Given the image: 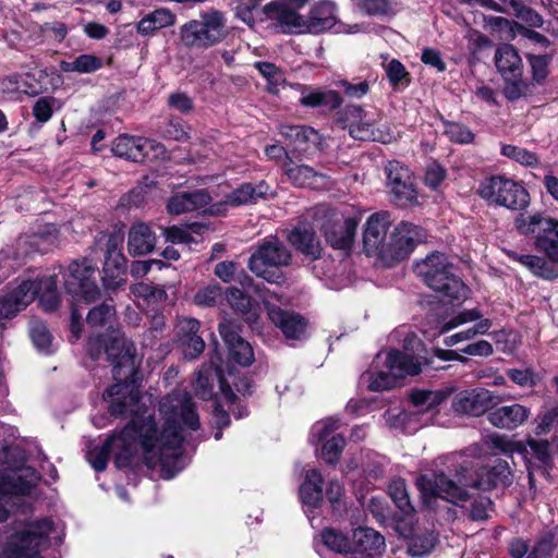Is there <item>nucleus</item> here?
Returning a JSON list of instances; mask_svg holds the SVG:
<instances>
[{
  "label": "nucleus",
  "mask_w": 558,
  "mask_h": 558,
  "mask_svg": "<svg viewBox=\"0 0 558 558\" xmlns=\"http://www.w3.org/2000/svg\"><path fill=\"white\" fill-rule=\"evenodd\" d=\"M159 411L165 420L161 429L157 428L151 415L130 414L131 422L119 434L111 436L101 447L87 451L86 458L92 466L104 471L110 452L119 469L128 466L138 453L149 468L170 465L181 456L183 426L197 429L199 422L192 398L185 390L177 389L163 397Z\"/></svg>",
  "instance_id": "nucleus-1"
},
{
  "label": "nucleus",
  "mask_w": 558,
  "mask_h": 558,
  "mask_svg": "<svg viewBox=\"0 0 558 558\" xmlns=\"http://www.w3.org/2000/svg\"><path fill=\"white\" fill-rule=\"evenodd\" d=\"M102 349L108 361L112 364V374L119 383L110 386L106 391L109 399V412L113 416L142 413L141 392L138 388L129 383L136 371L135 349L124 335L113 330L110 335L89 337L87 353L93 360H97Z\"/></svg>",
  "instance_id": "nucleus-2"
},
{
  "label": "nucleus",
  "mask_w": 558,
  "mask_h": 558,
  "mask_svg": "<svg viewBox=\"0 0 558 558\" xmlns=\"http://www.w3.org/2000/svg\"><path fill=\"white\" fill-rule=\"evenodd\" d=\"M513 476L507 461L497 460L490 469L483 470L476 478L459 474V484L449 480L445 474H435L433 477L422 475L416 480V486L425 502L439 497L451 504L465 501L469 494L465 487L488 490L497 486H509Z\"/></svg>",
  "instance_id": "nucleus-3"
},
{
  "label": "nucleus",
  "mask_w": 558,
  "mask_h": 558,
  "mask_svg": "<svg viewBox=\"0 0 558 558\" xmlns=\"http://www.w3.org/2000/svg\"><path fill=\"white\" fill-rule=\"evenodd\" d=\"M415 272L442 301L460 302L468 296V288L454 274L452 263L442 253H432L416 263Z\"/></svg>",
  "instance_id": "nucleus-4"
},
{
  "label": "nucleus",
  "mask_w": 558,
  "mask_h": 558,
  "mask_svg": "<svg viewBox=\"0 0 558 558\" xmlns=\"http://www.w3.org/2000/svg\"><path fill=\"white\" fill-rule=\"evenodd\" d=\"M291 259V252L284 242L270 235L258 243L251 255L248 267L267 282L280 284L284 281V276L279 268L288 266Z\"/></svg>",
  "instance_id": "nucleus-5"
},
{
  "label": "nucleus",
  "mask_w": 558,
  "mask_h": 558,
  "mask_svg": "<svg viewBox=\"0 0 558 558\" xmlns=\"http://www.w3.org/2000/svg\"><path fill=\"white\" fill-rule=\"evenodd\" d=\"M381 361L386 371L369 372L363 376L367 388L372 391L388 390L398 379L417 375L421 372V362L416 356L398 350L379 353L376 363L379 364Z\"/></svg>",
  "instance_id": "nucleus-6"
},
{
  "label": "nucleus",
  "mask_w": 558,
  "mask_h": 558,
  "mask_svg": "<svg viewBox=\"0 0 558 558\" xmlns=\"http://www.w3.org/2000/svg\"><path fill=\"white\" fill-rule=\"evenodd\" d=\"M52 526L49 519L27 523L8 538L4 558H43L41 551L48 547Z\"/></svg>",
  "instance_id": "nucleus-7"
},
{
  "label": "nucleus",
  "mask_w": 558,
  "mask_h": 558,
  "mask_svg": "<svg viewBox=\"0 0 558 558\" xmlns=\"http://www.w3.org/2000/svg\"><path fill=\"white\" fill-rule=\"evenodd\" d=\"M98 267L88 258L72 260L64 275V288L76 302H95L100 298Z\"/></svg>",
  "instance_id": "nucleus-8"
},
{
  "label": "nucleus",
  "mask_w": 558,
  "mask_h": 558,
  "mask_svg": "<svg viewBox=\"0 0 558 558\" xmlns=\"http://www.w3.org/2000/svg\"><path fill=\"white\" fill-rule=\"evenodd\" d=\"M225 21L217 11L206 12L198 20H192L180 28L182 43L186 47L206 49L225 37Z\"/></svg>",
  "instance_id": "nucleus-9"
},
{
  "label": "nucleus",
  "mask_w": 558,
  "mask_h": 558,
  "mask_svg": "<svg viewBox=\"0 0 558 558\" xmlns=\"http://www.w3.org/2000/svg\"><path fill=\"white\" fill-rule=\"evenodd\" d=\"M482 198L512 210L529 205V193L517 182L502 177H493L483 181L478 189Z\"/></svg>",
  "instance_id": "nucleus-10"
},
{
  "label": "nucleus",
  "mask_w": 558,
  "mask_h": 558,
  "mask_svg": "<svg viewBox=\"0 0 558 558\" xmlns=\"http://www.w3.org/2000/svg\"><path fill=\"white\" fill-rule=\"evenodd\" d=\"M320 230L326 241L336 250L349 251L354 242L359 219L350 213L324 210Z\"/></svg>",
  "instance_id": "nucleus-11"
},
{
  "label": "nucleus",
  "mask_w": 558,
  "mask_h": 558,
  "mask_svg": "<svg viewBox=\"0 0 558 558\" xmlns=\"http://www.w3.org/2000/svg\"><path fill=\"white\" fill-rule=\"evenodd\" d=\"M391 225L388 211L375 213L368 217L363 231L364 251L368 256L380 259L388 266L389 242L387 232Z\"/></svg>",
  "instance_id": "nucleus-12"
},
{
  "label": "nucleus",
  "mask_w": 558,
  "mask_h": 558,
  "mask_svg": "<svg viewBox=\"0 0 558 558\" xmlns=\"http://www.w3.org/2000/svg\"><path fill=\"white\" fill-rule=\"evenodd\" d=\"M38 284L31 279L16 280L0 291V319H10L36 298Z\"/></svg>",
  "instance_id": "nucleus-13"
},
{
  "label": "nucleus",
  "mask_w": 558,
  "mask_h": 558,
  "mask_svg": "<svg viewBox=\"0 0 558 558\" xmlns=\"http://www.w3.org/2000/svg\"><path fill=\"white\" fill-rule=\"evenodd\" d=\"M345 128L350 135L360 141L389 142L390 134L376 126L381 120L380 113L365 112L359 106L348 107L345 110Z\"/></svg>",
  "instance_id": "nucleus-14"
},
{
  "label": "nucleus",
  "mask_w": 558,
  "mask_h": 558,
  "mask_svg": "<svg viewBox=\"0 0 558 558\" xmlns=\"http://www.w3.org/2000/svg\"><path fill=\"white\" fill-rule=\"evenodd\" d=\"M385 170L392 202L401 207L415 204L417 192L410 170L398 161H389Z\"/></svg>",
  "instance_id": "nucleus-15"
},
{
  "label": "nucleus",
  "mask_w": 558,
  "mask_h": 558,
  "mask_svg": "<svg viewBox=\"0 0 558 558\" xmlns=\"http://www.w3.org/2000/svg\"><path fill=\"white\" fill-rule=\"evenodd\" d=\"M426 238L425 231L411 222L402 221L393 230L389 240L388 266L409 256L414 247Z\"/></svg>",
  "instance_id": "nucleus-16"
},
{
  "label": "nucleus",
  "mask_w": 558,
  "mask_h": 558,
  "mask_svg": "<svg viewBox=\"0 0 558 558\" xmlns=\"http://www.w3.org/2000/svg\"><path fill=\"white\" fill-rule=\"evenodd\" d=\"M112 151L120 158L140 162L150 158L149 151L154 153L151 157H159L166 153V149L163 145L155 141L123 134L114 140Z\"/></svg>",
  "instance_id": "nucleus-17"
},
{
  "label": "nucleus",
  "mask_w": 558,
  "mask_h": 558,
  "mask_svg": "<svg viewBox=\"0 0 558 558\" xmlns=\"http://www.w3.org/2000/svg\"><path fill=\"white\" fill-rule=\"evenodd\" d=\"M499 400L493 391L476 387L457 392L452 399L451 405L454 412L469 416H481L486 413Z\"/></svg>",
  "instance_id": "nucleus-18"
},
{
  "label": "nucleus",
  "mask_w": 558,
  "mask_h": 558,
  "mask_svg": "<svg viewBox=\"0 0 558 558\" xmlns=\"http://www.w3.org/2000/svg\"><path fill=\"white\" fill-rule=\"evenodd\" d=\"M339 427V421L332 417L315 423L311 430V437L323 444L322 458L330 464L339 460L344 448L345 440L340 434L332 435Z\"/></svg>",
  "instance_id": "nucleus-19"
},
{
  "label": "nucleus",
  "mask_w": 558,
  "mask_h": 558,
  "mask_svg": "<svg viewBox=\"0 0 558 558\" xmlns=\"http://www.w3.org/2000/svg\"><path fill=\"white\" fill-rule=\"evenodd\" d=\"M266 19L275 22V26L286 34H304V16L290 9L279 0L265 4L262 9Z\"/></svg>",
  "instance_id": "nucleus-20"
},
{
  "label": "nucleus",
  "mask_w": 558,
  "mask_h": 558,
  "mask_svg": "<svg viewBox=\"0 0 558 558\" xmlns=\"http://www.w3.org/2000/svg\"><path fill=\"white\" fill-rule=\"evenodd\" d=\"M531 415L529 407L514 402L493 409L487 414V421L496 428L512 432L523 426Z\"/></svg>",
  "instance_id": "nucleus-21"
},
{
  "label": "nucleus",
  "mask_w": 558,
  "mask_h": 558,
  "mask_svg": "<svg viewBox=\"0 0 558 558\" xmlns=\"http://www.w3.org/2000/svg\"><path fill=\"white\" fill-rule=\"evenodd\" d=\"M338 23L337 5L330 0L315 2L304 16V34H322Z\"/></svg>",
  "instance_id": "nucleus-22"
},
{
  "label": "nucleus",
  "mask_w": 558,
  "mask_h": 558,
  "mask_svg": "<svg viewBox=\"0 0 558 558\" xmlns=\"http://www.w3.org/2000/svg\"><path fill=\"white\" fill-rule=\"evenodd\" d=\"M219 332L228 347L231 360L242 366H248L253 363V349L239 335V326L234 322L228 319L221 322Z\"/></svg>",
  "instance_id": "nucleus-23"
},
{
  "label": "nucleus",
  "mask_w": 558,
  "mask_h": 558,
  "mask_svg": "<svg viewBox=\"0 0 558 558\" xmlns=\"http://www.w3.org/2000/svg\"><path fill=\"white\" fill-rule=\"evenodd\" d=\"M385 549L384 537L373 529L360 527L353 532L348 558H376Z\"/></svg>",
  "instance_id": "nucleus-24"
},
{
  "label": "nucleus",
  "mask_w": 558,
  "mask_h": 558,
  "mask_svg": "<svg viewBox=\"0 0 558 558\" xmlns=\"http://www.w3.org/2000/svg\"><path fill=\"white\" fill-rule=\"evenodd\" d=\"M126 269V259L122 252L118 248V244L113 240H109L106 250V259L104 264V284L108 290H116L124 282Z\"/></svg>",
  "instance_id": "nucleus-25"
},
{
  "label": "nucleus",
  "mask_w": 558,
  "mask_h": 558,
  "mask_svg": "<svg viewBox=\"0 0 558 558\" xmlns=\"http://www.w3.org/2000/svg\"><path fill=\"white\" fill-rule=\"evenodd\" d=\"M39 481L38 473L32 468H22L0 475V493L26 495Z\"/></svg>",
  "instance_id": "nucleus-26"
},
{
  "label": "nucleus",
  "mask_w": 558,
  "mask_h": 558,
  "mask_svg": "<svg viewBox=\"0 0 558 558\" xmlns=\"http://www.w3.org/2000/svg\"><path fill=\"white\" fill-rule=\"evenodd\" d=\"M175 328L185 357L191 360L197 357L205 349L204 340L197 335L199 322L195 318L183 317L178 320Z\"/></svg>",
  "instance_id": "nucleus-27"
},
{
  "label": "nucleus",
  "mask_w": 558,
  "mask_h": 558,
  "mask_svg": "<svg viewBox=\"0 0 558 558\" xmlns=\"http://www.w3.org/2000/svg\"><path fill=\"white\" fill-rule=\"evenodd\" d=\"M269 319L279 327L286 338L301 339L306 331V323L299 314L283 311L265 302Z\"/></svg>",
  "instance_id": "nucleus-28"
},
{
  "label": "nucleus",
  "mask_w": 558,
  "mask_h": 558,
  "mask_svg": "<svg viewBox=\"0 0 558 558\" xmlns=\"http://www.w3.org/2000/svg\"><path fill=\"white\" fill-rule=\"evenodd\" d=\"M210 201L211 197L206 190L179 192L169 197L167 211L170 215H182L194 210H202Z\"/></svg>",
  "instance_id": "nucleus-29"
},
{
  "label": "nucleus",
  "mask_w": 558,
  "mask_h": 558,
  "mask_svg": "<svg viewBox=\"0 0 558 558\" xmlns=\"http://www.w3.org/2000/svg\"><path fill=\"white\" fill-rule=\"evenodd\" d=\"M157 238L150 226L145 222H135L128 233V251L133 256L149 254L156 246Z\"/></svg>",
  "instance_id": "nucleus-30"
},
{
  "label": "nucleus",
  "mask_w": 558,
  "mask_h": 558,
  "mask_svg": "<svg viewBox=\"0 0 558 558\" xmlns=\"http://www.w3.org/2000/svg\"><path fill=\"white\" fill-rule=\"evenodd\" d=\"M289 242L300 252L316 259L322 247L313 227L307 223L298 225L288 235Z\"/></svg>",
  "instance_id": "nucleus-31"
},
{
  "label": "nucleus",
  "mask_w": 558,
  "mask_h": 558,
  "mask_svg": "<svg viewBox=\"0 0 558 558\" xmlns=\"http://www.w3.org/2000/svg\"><path fill=\"white\" fill-rule=\"evenodd\" d=\"M284 173L296 186L319 189L325 186L327 182V177L325 174L315 171L308 166L295 165L290 159L289 162L284 165Z\"/></svg>",
  "instance_id": "nucleus-32"
},
{
  "label": "nucleus",
  "mask_w": 558,
  "mask_h": 558,
  "mask_svg": "<svg viewBox=\"0 0 558 558\" xmlns=\"http://www.w3.org/2000/svg\"><path fill=\"white\" fill-rule=\"evenodd\" d=\"M269 193L270 187L265 181L256 184L243 183L227 195L225 203L231 206L246 205L265 198Z\"/></svg>",
  "instance_id": "nucleus-33"
},
{
  "label": "nucleus",
  "mask_w": 558,
  "mask_h": 558,
  "mask_svg": "<svg viewBox=\"0 0 558 558\" xmlns=\"http://www.w3.org/2000/svg\"><path fill=\"white\" fill-rule=\"evenodd\" d=\"M495 63L505 80L522 75V60L510 45L500 46L495 53Z\"/></svg>",
  "instance_id": "nucleus-34"
},
{
  "label": "nucleus",
  "mask_w": 558,
  "mask_h": 558,
  "mask_svg": "<svg viewBox=\"0 0 558 558\" xmlns=\"http://www.w3.org/2000/svg\"><path fill=\"white\" fill-rule=\"evenodd\" d=\"M323 476L318 470L306 472L305 480L300 486L299 495L304 507L317 508L323 501Z\"/></svg>",
  "instance_id": "nucleus-35"
},
{
  "label": "nucleus",
  "mask_w": 558,
  "mask_h": 558,
  "mask_svg": "<svg viewBox=\"0 0 558 558\" xmlns=\"http://www.w3.org/2000/svg\"><path fill=\"white\" fill-rule=\"evenodd\" d=\"M226 299L229 305L240 313L251 326H256L259 317L258 305L250 296L236 288H230L226 292Z\"/></svg>",
  "instance_id": "nucleus-36"
},
{
  "label": "nucleus",
  "mask_w": 558,
  "mask_h": 558,
  "mask_svg": "<svg viewBox=\"0 0 558 558\" xmlns=\"http://www.w3.org/2000/svg\"><path fill=\"white\" fill-rule=\"evenodd\" d=\"M300 102L305 107H327L329 109H336L342 104V99L339 94L330 89H312L310 87H303Z\"/></svg>",
  "instance_id": "nucleus-37"
},
{
  "label": "nucleus",
  "mask_w": 558,
  "mask_h": 558,
  "mask_svg": "<svg viewBox=\"0 0 558 558\" xmlns=\"http://www.w3.org/2000/svg\"><path fill=\"white\" fill-rule=\"evenodd\" d=\"M175 16L167 9H158L141 19L136 25L138 34L153 35L156 31L174 24Z\"/></svg>",
  "instance_id": "nucleus-38"
},
{
  "label": "nucleus",
  "mask_w": 558,
  "mask_h": 558,
  "mask_svg": "<svg viewBox=\"0 0 558 558\" xmlns=\"http://www.w3.org/2000/svg\"><path fill=\"white\" fill-rule=\"evenodd\" d=\"M280 133L290 138L299 150L308 149L310 144L316 145L319 140L318 133L314 129L304 125H282Z\"/></svg>",
  "instance_id": "nucleus-39"
},
{
  "label": "nucleus",
  "mask_w": 558,
  "mask_h": 558,
  "mask_svg": "<svg viewBox=\"0 0 558 558\" xmlns=\"http://www.w3.org/2000/svg\"><path fill=\"white\" fill-rule=\"evenodd\" d=\"M38 284L39 303L47 312H52L60 304V296L57 290V276H45L38 280H34Z\"/></svg>",
  "instance_id": "nucleus-40"
},
{
  "label": "nucleus",
  "mask_w": 558,
  "mask_h": 558,
  "mask_svg": "<svg viewBox=\"0 0 558 558\" xmlns=\"http://www.w3.org/2000/svg\"><path fill=\"white\" fill-rule=\"evenodd\" d=\"M547 228L536 235V247L551 262L558 263V220L546 222Z\"/></svg>",
  "instance_id": "nucleus-41"
},
{
  "label": "nucleus",
  "mask_w": 558,
  "mask_h": 558,
  "mask_svg": "<svg viewBox=\"0 0 558 558\" xmlns=\"http://www.w3.org/2000/svg\"><path fill=\"white\" fill-rule=\"evenodd\" d=\"M484 444L489 449L508 457H512L514 453L523 454L526 451L522 441L505 434L493 433L484 439Z\"/></svg>",
  "instance_id": "nucleus-42"
},
{
  "label": "nucleus",
  "mask_w": 558,
  "mask_h": 558,
  "mask_svg": "<svg viewBox=\"0 0 558 558\" xmlns=\"http://www.w3.org/2000/svg\"><path fill=\"white\" fill-rule=\"evenodd\" d=\"M60 243V235L57 226L52 223L40 227L29 236V244L35 251L46 253Z\"/></svg>",
  "instance_id": "nucleus-43"
},
{
  "label": "nucleus",
  "mask_w": 558,
  "mask_h": 558,
  "mask_svg": "<svg viewBox=\"0 0 558 558\" xmlns=\"http://www.w3.org/2000/svg\"><path fill=\"white\" fill-rule=\"evenodd\" d=\"M553 219L554 218L545 217L538 213L533 215L520 214L514 220V226L522 234L537 233L538 235L547 228L546 222Z\"/></svg>",
  "instance_id": "nucleus-44"
},
{
  "label": "nucleus",
  "mask_w": 558,
  "mask_h": 558,
  "mask_svg": "<svg viewBox=\"0 0 558 558\" xmlns=\"http://www.w3.org/2000/svg\"><path fill=\"white\" fill-rule=\"evenodd\" d=\"M449 392L444 390H420L411 393L410 398L414 407L418 408V411H428L440 404Z\"/></svg>",
  "instance_id": "nucleus-45"
},
{
  "label": "nucleus",
  "mask_w": 558,
  "mask_h": 558,
  "mask_svg": "<svg viewBox=\"0 0 558 558\" xmlns=\"http://www.w3.org/2000/svg\"><path fill=\"white\" fill-rule=\"evenodd\" d=\"M102 66V60L93 54H80L73 61L61 63V69L65 72L92 73Z\"/></svg>",
  "instance_id": "nucleus-46"
},
{
  "label": "nucleus",
  "mask_w": 558,
  "mask_h": 558,
  "mask_svg": "<svg viewBox=\"0 0 558 558\" xmlns=\"http://www.w3.org/2000/svg\"><path fill=\"white\" fill-rule=\"evenodd\" d=\"M388 492L391 499L402 513L410 515L413 512L414 508L410 501L405 482L402 478L391 481Z\"/></svg>",
  "instance_id": "nucleus-47"
},
{
  "label": "nucleus",
  "mask_w": 558,
  "mask_h": 558,
  "mask_svg": "<svg viewBox=\"0 0 558 558\" xmlns=\"http://www.w3.org/2000/svg\"><path fill=\"white\" fill-rule=\"evenodd\" d=\"M116 317L114 308L109 304H101L92 308L86 317L87 325L93 328L112 327V322Z\"/></svg>",
  "instance_id": "nucleus-48"
},
{
  "label": "nucleus",
  "mask_w": 558,
  "mask_h": 558,
  "mask_svg": "<svg viewBox=\"0 0 558 558\" xmlns=\"http://www.w3.org/2000/svg\"><path fill=\"white\" fill-rule=\"evenodd\" d=\"M436 544V536L433 532L414 534L408 545V551L413 557H422L429 554Z\"/></svg>",
  "instance_id": "nucleus-49"
},
{
  "label": "nucleus",
  "mask_w": 558,
  "mask_h": 558,
  "mask_svg": "<svg viewBox=\"0 0 558 558\" xmlns=\"http://www.w3.org/2000/svg\"><path fill=\"white\" fill-rule=\"evenodd\" d=\"M535 434L546 435L551 432L558 437V404L553 405L535 418Z\"/></svg>",
  "instance_id": "nucleus-50"
},
{
  "label": "nucleus",
  "mask_w": 558,
  "mask_h": 558,
  "mask_svg": "<svg viewBox=\"0 0 558 558\" xmlns=\"http://www.w3.org/2000/svg\"><path fill=\"white\" fill-rule=\"evenodd\" d=\"M490 327V319H481L474 326L447 337L444 342L446 345L451 347L459 342L471 340L478 335H486Z\"/></svg>",
  "instance_id": "nucleus-51"
},
{
  "label": "nucleus",
  "mask_w": 558,
  "mask_h": 558,
  "mask_svg": "<svg viewBox=\"0 0 558 558\" xmlns=\"http://www.w3.org/2000/svg\"><path fill=\"white\" fill-rule=\"evenodd\" d=\"M483 318L482 313L477 308L464 310L452 316L449 320L444 323L438 331V335L446 333L451 329L458 328L461 325L476 322L478 323Z\"/></svg>",
  "instance_id": "nucleus-52"
},
{
  "label": "nucleus",
  "mask_w": 558,
  "mask_h": 558,
  "mask_svg": "<svg viewBox=\"0 0 558 558\" xmlns=\"http://www.w3.org/2000/svg\"><path fill=\"white\" fill-rule=\"evenodd\" d=\"M501 155L526 167L538 165V157L536 154L523 147L514 145H502Z\"/></svg>",
  "instance_id": "nucleus-53"
},
{
  "label": "nucleus",
  "mask_w": 558,
  "mask_h": 558,
  "mask_svg": "<svg viewBox=\"0 0 558 558\" xmlns=\"http://www.w3.org/2000/svg\"><path fill=\"white\" fill-rule=\"evenodd\" d=\"M504 93L509 100H517L521 97H525L533 94L534 84L525 82L524 80L521 78V76L506 80Z\"/></svg>",
  "instance_id": "nucleus-54"
},
{
  "label": "nucleus",
  "mask_w": 558,
  "mask_h": 558,
  "mask_svg": "<svg viewBox=\"0 0 558 558\" xmlns=\"http://www.w3.org/2000/svg\"><path fill=\"white\" fill-rule=\"evenodd\" d=\"M322 541L326 547L336 553L350 554L351 541L335 530H325L322 533Z\"/></svg>",
  "instance_id": "nucleus-55"
},
{
  "label": "nucleus",
  "mask_w": 558,
  "mask_h": 558,
  "mask_svg": "<svg viewBox=\"0 0 558 558\" xmlns=\"http://www.w3.org/2000/svg\"><path fill=\"white\" fill-rule=\"evenodd\" d=\"M513 258L536 276L550 278L553 275V270L542 257L534 255H513Z\"/></svg>",
  "instance_id": "nucleus-56"
},
{
  "label": "nucleus",
  "mask_w": 558,
  "mask_h": 558,
  "mask_svg": "<svg viewBox=\"0 0 558 558\" xmlns=\"http://www.w3.org/2000/svg\"><path fill=\"white\" fill-rule=\"evenodd\" d=\"M190 230H192L195 233H199L201 227L193 225L189 228H181V227H167L162 228V235L166 238L167 242H171L173 244L175 243H191L195 240L193 239Z\"/></svg>",
  "instance_id": "nucleus-57"
},
{
  "label": "nucleus",
  "mask_w": 558,
  "mask_h": 558,
  "mask_svg": "<svg viewBox=\"0 0 558 558\" xmlns=\"http://www.w3.org/2000/svg\"><path fill=\"white\" fill-rule=\"evenodd\" d=\"M222 296V288L218 283L199 289L194 295V303L199 306H215Z\"/></svg>",
  "instance_id": "nucleus-58"
},
{
  "label": "nucleus",
  "mask_w": 558,
  "mask_h": 558,
  "mask_svg": "<svg viewBox=\"0 0 558 558\" xmlns=\"http://www.w3.org/2000/svg\"><path fill=\"white\" fill-rule=\"evenodd\" d=\"M29 335L38 350L48 352L51 344V336L44 323L33 320L29 326Z\"/></svg>",
  "instance_id": "nucleus-59"
},
{
  "label": "nucleus",
  "mask_w": 558,
  "mask_h": 558,
  "mask_svg": "<svg viewBox=\"0 0 558 558\" xmlns=\"http://www.w3.org/2000/svg\"><path fill=\"white\" fill-rule=\"evenodd\" d=\"M2 90L5 93H24L28 96L38 94L37 89L26 84L23 77L19 74H11L1 81Z\"/></svg>",
  "instance_id": "nucleus-60"
},
{
  "label": "nucleus",
  "mask_w": 558,
  "mask_h": 558,
  "mask_svg": "<svg viewBox=\"0 0 558 558\" xmlns=\"http://www.w3.org/2000/svg\"><path fill=\"white\" fill-rule=\"evenodd\" d=\"M355 7L367 15H384L391 11L387 0H352Z\"/></svg>",
  "instance_id": "nucleus-61"
},
{
  "label": "nucleus",
  "mask_w": 558,
  "mask_h": 558,
  "mask_svg": "<svg viewBox=\"0 0 558 558\" xmlns=\"http://www.w3.org/2000/svg\"><path fill=\"white\" fill-rule=\"evenodd\" d=\"M446 135L456 143L468 144L474 138L473 133L463 124L450 122L446 124Z\"/></svg>",
  "instance_id": "nucleus-62"
},
{
  "label": "nucleus",
  "mask_w": 558,
  "mask_h": 558,
  "mask_svg": "<svg viewBox=\"0 0 558 558\" xmlns=\"http://www.w3.org/2000/svg\"><path fill=\"white\" fill-rule=\"evenodd\" d=\"M506 374L520 387H534L537 384V377L532 368H510L507 369Z\"/></svg>",
  "instance_id": "nucleus-63"
},
{
  "label": "nucleus",
  "mask_w": 558,
  "mask_h": 558,
  "mask_svg": "<svg viewBox=\"0 0 558 558\" xmlns=\"http://www.w3.org/2000/svg\"><path fill=\"white\" fill-rule=\"evenodd\" d=\"M510 4L512 7L513 13L521 19L523 22L527 23L533 27H541L543 24L542 16L536 13L534 10L526 8L515 0H510Z\"/></svg>",
  "instance_id": "nucleus-64"
}]
</instances>
